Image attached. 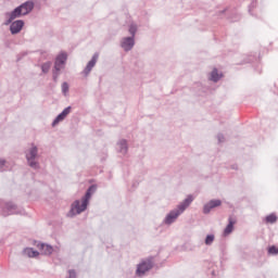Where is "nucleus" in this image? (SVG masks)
<instances>
[{
    "label": "nucleus",
    "instance_id": "obj_17",
    "mask_svg": "<svg viewBox=\"0 0 278 278\" xmlns=\"http://www.w3.org/2000/svg\"><path fill=\"white\" fill-rule=\"evenodd\" d=\"M5 16H11V18L14 21L15 18H21V16H24V15L20 7H16L12 12H7Z\"/></svg>",
    "mask_w": 278,
    "mask_h": 278
},
{
    "label": "nucleus",
    "instance_id": "obj_18",
    "mask_svg": "<svg viewBox=\"0 0 278 278\" xmlns=\"http://www.w3.org/2000/svg\"><path fill=\"white\" fill-rule=\"evenodd\" d=\"M117 144L119 147V153L127 155V152L129 151V146L127 144V139L119 140V142Z\"/></svg>",
    "mask_w": 278,
    "mask_h": 278
},
{
    "label": "nucleus",
    "instance_id": "obj_2",
    "mask_svg": "<svg viewBox=\"0 0 278 278\" xmlns=\"http://www.w3.org/2000/svg\"><path fill=\"white\" fill-rule=\"evenodd\" d=\"M25 159L27 162V165L33 168L34 170L40 169V163L38 160V146H35L34 143L28 149V151L25 154Z\"/></svg>",
    "mask_w": 278,
    "mask_h": 278
},
{
    "label": "nucleus",
    "instance_id": "obj_19",
    "mask_svg": "<svg viewBox=\"0 0 278 278\" xmlns=\"http://www.w3.org/2000/svg\"><path fill=\"white\" fill-rule=\"evenodd\" d=\"M23 253L24 255H27V257H38V255H40V252H38V250H34V248H26Z\"/></svg>",
    "mask_w": 278,
    "mask_h": 278
},
{
    "label": "nucleus",
    "instance_id": "obj_21",
    "mask_svg": "<svg viewBox=\"0 0 278 278\" xmlns=\"http://www.w3.org/2000/svg\"><path fill=\"white\" fill-rule=\"evenodd\" d=\"M51 61H47L45 63L41 64V72L47 75V73H49V71H51Z\"/></svg>",
    "mask_w": 278,
    "mask_h": 278
},
{
    "label": "nucleus",
    "instance_id": "obj_9",
    "mask_svg": "<svg viewBox=\"0 0 278 278\" xmlns=\"http://www.w3.org/2000/svg\"><path fill=\"white\" fill-rule=\"evenodd\" d=\"M72 106L65 108L52 122V127H55L58 124L62 123L71 114Z\"/></svg>",
    "mask_w": 278,
    "mask_h": 278
},
{
    "label": "nucleus",
    "instance_id": "obj_14",
    "mask_svg": "<svg viewBox=\"0 0 278 278\" xmlns=\"http://www.w3.org/2000/svg\"><path fill=\"white\" fill-rule=\"evenodd\" d=\"M37 249L41 251V255H53V247L46 243H38Z\"/></svg>",
    "mask_w": 278,
    "mask_h": 278
},
{
    "label": "nucleus",
    "instance_id": "obj_12",
    "mask_svg": "<svg viewBox=\"0 0 278 278\" xmlns=\"http://www.w3.org/2000/svg\"><path fill=\"white\" fill-rule=\"evenodd\" d=\"M66 60H68V54H66V52L60 53L54 60V66L59 68H64Z\"/></svg>",
    "mask_w": 278,
    "mask_h": 278
},
{
    "label": "nucleus",
    "instance_id": "obj_7",
    "mask_svg": "<svg viewBox=\"0 0 278 278\" xmlns=\"http://www.w3.org/2000/svg\"><path fill=\"white\" fill-rule=\"evenodd\" d=\"M23 27H25V21L23 20H17L11 23L10 31L12 36H16V34H21V31H23Z\"/></svg>",
    "mask_w": 278,
    "mask_h": 278
},
{
    "label": "nucleus",
    "instance_id": "obj_11",
    "mask_svg": "<svg viewBox=\"0 0 278 278\" xmlns=\"http://www.w3.org/2000/svg\"><path fill=\"white\" fill-rule=\"evenodd\" d=\"M179 216H181V212H179L177 210H173L166 215V217L164 219V224L173 225V223H175V220H177V218H179Z\"/></svg>",
    "mask_w": 278,
    "mask_h": 278
},
{
    "label": "nucleus",
    "instance_id": "obj_16",
    "mask_svg": "<svg viewBox=\"0 0 278 278\" xmlns=\"http://www.w3.org/2000/svg\"><path fill=\"white\" fill-rule=\"evenodd\" d=\"M210 79L211 81H214V84H218V81L223 79V74H219L218 68L214 67L213 71L211 72Z\"/></svg>",
    "mask_w": 278,
    "mask_h": 278
},
{
    "label": "nucleus",
    "instance_id": "obj_24",
    "mask_svg": "<svg viewBox=\"0 0 278 278\" xmlns=\"http://www.w3.org/2000/svg\"><path fill=\"white\" fill-rule=\"evenodd\" d=\"M268 255H278V248L270 245L267 248Z\"/></svg>",
    "mask_w": 278,
    "mask_h": 278
},
{
    "label": "nucleus",
    "instance_id": "obj_25",
    "mask_svg": "<svg viewBox=\"0 0 278 278\" xmlns=\"http://www.w3.org/2000/svg\"><path fill=\"white\" fill-rule=\"evenodd\" d=\"M257 8V0H252L250 5H249V13L253 15V10Z\"/></svg>",
    "mask_w": 278,
    "mask_h": 278
},
{
    "label": "nucleus",
    "instance_id": "obj_23",
    "mask_svg": "<svg viewBox=\"0 0 278 278\" xmlns=\"http://www.w3.org/2000/svg\"><path fill=\"white\" fill-rule=\"evenodd\" d=\"M214 240H216V237L214 235H207L205 237L204 243L206 244V247H212Z\"/></svg>",
    "mask_w": 278,
    "mask_h": 278
},
{
    "label": "nucleus",
    "instance_id": "obj_8",
    "mask_svg": "<svg viewBox=\"0 0 278 278\" xmlns=\"http://www.w3.org/2000/svg\"><path fill=\"white\" fill-rule=\"evenodd\" d=\"M136 46V39L134 37H124L121 42V47L124 51L129 52Z\"/></svg>",
    "mask_w": 278,
    "mask_h": 278
},
{
    "label": "nucleus",
    "instance_id": "obj_3",
    "mask_svg": "<svg viewBox=\"0 0 278 278\" xmlns=\"http://www.w3.org/2000/svg\"><path fill=\"white\" fill-rule=\"evenodd\" d=\"M155 266V256H149L137 265V277H144Z\"/></svg>",
    "mask_w": 278,
    "mask_h": 278
},
{
    "label": "nucleus",
    "instance_id": "obj_26",
    "mask_svg": "<svg viewBox=\"0 0 278 278\" xmlns=\"http://www.w3.org/2000/svg\"><path fill=\"white\" fill-rule=\"evenodd\" d=\"M61 88H62V93L64 94V97H66V94H68V90H70L68 83L64 81L62 84Z\"/></svg>",
    "mask_w": 278,
    "mask_h": 278
},
{
    "label": "nucleus",
    "instance_id": "obj_28",
    "mask_svg": "<svg viewBox=\"0 0 278 278\" xmlns=\"http://www.w3.org/2000/svg\"><path fill=\"white\" fill-rule=\"evenodd\" d=\"M7 161L4 159L0 160V173L8 170V166H5Z\"/></svg>",
    "mask_w": 278,
    "mask_h": 278
},
{
    "label": "nucleus",
    "instance_id": "obj_10",
    "mask_svg": "<svg viewBox=\"0 0 278 278\" xmlns=\"http://www.w3.org/2000/svg\"><path fill=\"white\" fill-rule=\"evenodd\" d=\"M192 201H194V198L189 194L178 206H177V212H180V214H184L188 207H190Z\"/></svg>",
    "mask_w": 278,
    "mask_h": 278
},
{
    "label": "nucleus",
    "instance_id": "obj_13",
    "mask_svg": "<svg viewBox=\"0 0 278 278\" xmlns=\"http://www.w3.org/2000/svg\"><path fill=\"white\" fill-rule=\"evenodd\" d=\"M21 11H22V14L24 16H27V14H29V12H31V10H34V1L31 0H28L24 3H22L21 5H18Z\"/></svg>",
    "mask_w": 278,
    "mask_h": 278
},
{
    "label": "nucleus",
    "instance_id": "obj_31",
    "mask_svg": "<svg viewBox=\"0 0 278 278\" xmlns=\"http://www.w3.org/2000/svg\"><path fill=\"white\" fill-rule=\"evenodd\" d=\"M13 21H14V20L12 18V16L9 15V18L5 20L4 25H12Z\"/></svg>",
    "mask_w": 278,
    "mask_h": 278
},
{
    "label": "nucleus",
    "instance_id": "obj_5",
    "mask_svg": "<svg viewBox=\"0 0 278 278\" xmlns=\"http://www.w3.org/2000/svg\"><path fill=\"white\" fill-rule=\"evenodd\" d=\"M98 60H99V52H96L83 71V75H85V77H88V75H90V73L92 72V68L97 66Z\"/></svg>",
    "mask_w": 278,
    "mask_h": 278
},
{
    "label": "nucleus",
    "instance_id": "obj_32",
    "mask_svg": "<svg viewBox=\"0 0 278 278\" xmlns=\"http://www.w3.org/2000/svg\"><path fill=\"white\" fill-rule=\"evenodd\" d=\"M59 78H60V76H52V80L54 81V84H58Z\"/></svg>",
    "mask_w": 278,
    "mask_h": 278
},
{
    "label": "nucleus",
    "instance_id": "obj_1",
    "mask_svg": "<svg viewBox=\"0 0 278 278\" xmlns=\"http://www.w3.org/2000/svg\"><path fill=\"white\" fill-rule=\"evenodd\" d=\"M97 192V185H90L85 195L81 198V201L75 200L71 204V210L67 213L68 218H75V216L86 212L88 210V205L90 204V199H92V194Z\"/></svg>",
    "mask_w": 278,
    "mask_h": 278
},
{
    "label": "nucleus",
    "instance_id": "obj_6",
    "mask_svg": "<svg viewBox=\"0 0 278 278\" xmlns=\"http://www.w3.org/2000/svg\"><path fill=\"white\" fill-rule=\"evenodd\" d=\"M223 205V201L218 199L210 200L206 204L203 206V214H210L212 210H216V207H220Z\"/></svg>",
    "mask_w": 278,
    "mask_h": 278
},
{
    "label": "nucleus",
    "instance_id": "obj_29",
    "mask_svg": "<svg viewBox=\"0 0 278 278\" xmlns=\"http://www.w3.org/2000/svg\"><path fill=\"white\" fill-rule=\"evenodd\" d=\"M217 140H218V142H219V144L222 143V142H225V135H223V134H218L217 135Z\"/></svg>",
    "mask_w": 278,
    "mask_h": 278
},
{
    "label": "nucleus",
    "instance_id": "obj_4",
    "mask_svg": "<svg viewBox=\"0 0 278 278\" xmlns=\"http://www.w3.org/2000/svg\"><path fill=\"white\" fill-rule=\"evenodd\" d=\"M0 214L4 218H8V216H14V214H18V205L14 202H4L0 205Z\"/></svg>",
    "mask_w": 278,
    "mask_h": 278
},
{
    "label": "nucleus",
    "instance_id": "obj_15",
    "mask_svg": "<svg viewBox=\"0 0 278 278\" xmlns=\"http://www.w3.org/2000/svg\"><path fill=\"white\" fill-rule=\"evenodd\" d=\"M233 225H236V219H233V217L229 216L228 225L224 229V236H229V233H232Z\"/></svg>",
    "mask_w": 278,
    "mask_h": 278
},
{
    "label": "nucleus",
    "instance_id": "obj_30",
    "mask_svg": "<svg viewBox=\"0 0 278 278\" xmlns=\"http://www.w3.org/2000/svg\"><path fill=\"white\" fill-rule=\"evenodd\" d=\"M25 55H27V52H22V53L17 54V62H21L23 60V58H25Z\"/></svg>",
    "mask_w": 278,
    "mask_h": 278
},
{
    "label": "nucleus",
    "instance_id": "obj_33",
    "mask_svg": "<svg viewBox=\"0 0 278 278\" xmlns=\"http://www.w3.org/2000/svg\"><path fill=\"white\" fill-rule=\"evenodd\" d=\"M226 10L220 11V14H225Z\"/></svg>",
    "mask_w": 278,
    "mask_h": 278
},
{
    "label": "nucleus",
    "instance_id": "obj_22",
    "mask_svg": "<svg viewBox=\"0 0 278 278\" xmlns=\"http://www.w3.org/2000/svg\"><path fill=\"white\" fill-rule=\"evenodd\" d=\"M277 218H278L277 215L275 213H271L265 217V223H269L270 225H274Z\"/></svg>",
    "mask_w": 278,
    "mask_h": 278
},
{
    "label": "nucleus",
    "instance_id": "obj_20",
    "mask_svg": "<svg viewBox=\"0 0 278 278\" xmlns=\"http://www.w3.org/2000/svg\"><path fill=\"white\" fill-rule=\"evenodd\" d=\"M128 31H129V34H130V38L136 39V34L138 33V25H136V24H130V25H129V28H128Z\"/></svg>",
    "mask_w": 278,
    "mask_h": 278
},
{
    "label": "nucleus",
    "instance_id": "obj_27",
    "mask_svg": "<svg viewBox=\"0 0 278 278\" xmlns=\"http://www.w3.org/2000/svg\"><path fill=\"white\" fill-rule=\"evenodd\" d=\"M61 71H62V67H56V66L54 65V66H53V70H52V76L60 77Z\"/></svg>",
    "mask_w": 278,
    "mask_h": 278
}]
</instances>
